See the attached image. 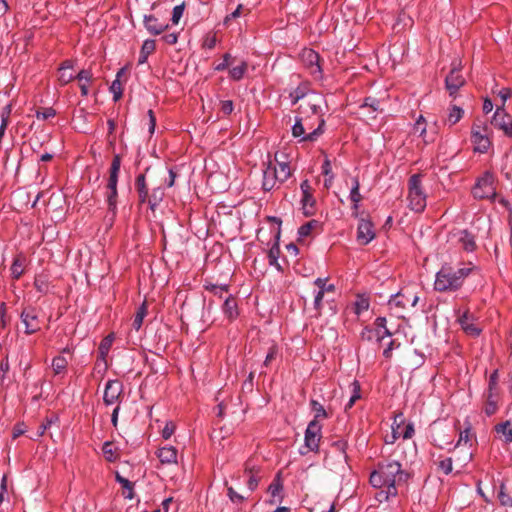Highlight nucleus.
Masks as SVG:
<instances>
[{
	"mask_svg": "<svg viewBox=\"0 0 512 512\" xmlns=\"http://www.w3.org/2000/svg\"><path fill=\"white\" fill-rule=\"evenodd\" d=\"M143 25L150 35L157 36L166 32L169 24L160 21L154 14H146L143 16Z\"/></svg>",
	"mask_w": 512,
	"mask_h": 512,
	"instance_id": "obj_19",
	"label": "nucleus"
},
{
	"mask_svg": "<svg viewBox=\"0 0 512 512\" xmlns=\"http://www.w3.org/2000/svg\"><path fill=\"white\" fill-rule=\"evenodd\" d=\"M117 190H107L106 192V201L108 206V213L111 214V219L113 220L117 214Z\"/></svg>",
	"mask_w": 512,
	"mask_h": 512,
	"instance_id": "obj_40",
	"label": "nucleus"
},
{
	"mask_svg": "<svg viewBox=\"0 0 512 512\" xmlns=\"http://www.w3.org/2000/svg\"><path fill=\"white\" fill-rule=\"evenodd\" d=\"M472 270L473 267L454 268L451 264H443L435 275L434 290L440 293L459 291Z\"/></svg>",
	"mask_w": 512,
	"mask_h": 512,
	"instance_id": "obj_2",
	"label": "nucleus"
},
{
	"mask_svg": "<svg viewBox=\"0 0 512 512\" xmlns=\"http://www.w3.org/2000/svg\"><path fill=\"white\" fill-rule=\"evenodd\" d=\"M102 452L108 462H115L119 458L118 448H115L110 441L104 442Z\"/></svg>",
	"mask_w": 512,
	"mask_h": 512,
	"instance_id": "obj_42",
	"label": "nucleus"
},
{
	"mask_svg": "<svg viewBox=\"0 0 512 512\" xmlns=\"http://www.w3.org/2000/svg\"><path fill=\"white\" fill-rule=\"evenodd\" d=\"M56 115V110L52 107L44 108L41 111L36 112V117L38 119L47 120L49 118H52Z\"/></svg>",
	"mask_w": 512,
	"mask_h": 512,
	"instance_id": "obj_64",
	"label": "nucleus"
},
{
	"mask_svg": "<svg viewBox=\"0 0 512 512\" xmlns=\"http://www.w3.org/2000/svg\"><path fill=\"white\" fill-rule=\"evenodd\" d=\"M314 285L319 288V291L323 292H335V285L334 284H327V278H316L314 280Z\"/></svg>",
	"mask_w": 512,
	"mask_h": 512,
	"instance_id": "obj_55",
	"label": "nucleus"
},
{
	"mask_svg": "<svg viewBox=\"0 0 512 512\" xmlns=\"http://www.w3.org/2000/svg\"><path fill=\"white\" fill-rule=\"evenodd\" d=\"M175 430V423L173 421H168L166 422L164 428L162 429L161 435L165 440H167L174 434Z\"/></svg>",
	"mask_w": 512,
	"mask_h": 512,
	"instance_id": "obj_61",
	"label": "nucleus"
},
{
	"mask_svg": "<svg viewBox=\"0 0 512 512\" xmlns=\"http://www.w3.org/2000/svg\"><path fill=\"white\" fill-rule=\"evenodd\" d=\"M350 200L353 203L352 209H353V215H358V209H359V203L362 200V195L360 194V182L358 177L352 178V187L350 190L349 195Z\"/></svg>",
	"mask_w": 512,
	"mask_h": 512,
	"instance_id": "obj_32",
	"label": "nucleus"
},
{
	"mask_svg": "<svg viewBox=\"0 0 512 512\" xmlns=\"http://www.w3.org/2000/svg\"><path fill=\"white\" fill-rule=\"evenodd\" d=\"M375 498L379 502L388 501L391 497H396L398 493H390V487L378 488Z\"/></svg>",
	"mask_w": 512,
	"mask_h": 512,
	"instance_id": "obj_57",
	"label": "nucleus"
},
{
	"mask_svg": "<svg viewBox=\"0 0 512 512\" xmlns=\"http://www.w3.org/2000/svg\"><path fill=\"white\" fill-rule=\"evenodd\" d=\"M204 288H205V290L211 292L215 296L222 298L223 294L228 292L229 285H227V284L217 285V284L209 283V284H205Z\"/></svg>",
	"mask_w": 512,
	"mask_h": 512,
	"instance_id": "obj_49",
	"label": "nucleus"
},
{
	"mask_svg": "<svg viewBox=\"0 0 512 512\" xmlns=\"http://www.w3.org/2000/svg\"><path fill=\"white\" fill-rule=\"evenodd\" d=\"M352 386H353V394L352 396L350 397L348 403L346 404L345 406V409H350L353 407V405L355 404V402L360 399L361 395H360V384L358 381H354L352 383Z\"/></svg>",
	"mask_w": 512,
	"mask_h": 512,
	"instance_id": "obj_56",
	"label": "nucleus"
},
{
	"mask_svg": "<svg viewBox=\"0 0 512 512\" xmlns=\"http://www.w3.org/2000/svg\"><path fill=\"white\" fill-rule=\"evenodd\" d=\"M26 265V257L22 254L17 255L11 265V276L13 279L18 280L24 273Z\"/></svg>",
	"mask_w": 512,
	"mask_h": 512,
	"instance_id": "obj_34",
	"label": "nucleus"
},
{
	"mask_svg": "<svg viewBox=\"0 0 512 512\" xmlns=\"http://www.w3.org/2000/svg\"><path fill=\"white\" fill-rule=\"evenodd\" d=\"M148 313V305H147V302L144 301L138 308H137V311L134 315V319H133V323H132V327L138 331L140 330V328L142 327V324H143V320L144 318L146 317Z\"/></svg>",
	"mask_w": 512,
	"mask_h": 512,
	"instance_id": "obj_39",
	"label": "nucleus"
},
{
	"mask_svg": "<svg viewBox=\"0 0 512 512\" xmlns=\"http://www.w3.org/2000/svg\"><path fill=\"white\" fill-rule=\"evenodd\" d=\"M124 395L123 383L118 379H110L105 384L103 402L106 406L117 404L120 406Z\"/></svg>",
	"mask_w": 512,
	"mask_h": 512,
	"instance_id": "obj_9",
	"label": "nucleus"
},
{
	"mask_svg": "<svg viewBox=\"0 0 512 512\" xmlns=\"http://www.w3.org/2000/svg\"><path fill=\"white\" fill-rule=\"evenodd\" d=\"M470 439H471V425H470V423H467V426L465 427V429L463 431H461L459 434V439L456 444V447L459 446L462 442L468 443L470 441Z\"/></svg>",
	"mask_w": 512,
	"mask_h": 512,
	"instance_id": "obj_63",
	"label": "nucleus"
},
{
	"mask_svg": "<svg viewBox=\"0 0 512 512\" xmlns=\"http://www.w3.org/2000/svg\"><path fill=\"white\" fill-rule=\"evenodd\" d=\"M400 347V343L397 342L396 340L392 339L388 345L386 346V348L383 350V356L384 358L386 359H391L392 358V352L393 350L395 349H398Z\"/></svg>",
	"mask_w": 512,
	"mask_h": 512,
	"instance_id": "obj_62",
	"label": "nucleus"
},
{
	"mask_svg": "<svg viewBox=\"0 0 512 512\" xmlns=\"http://www.w3.org/2000/svg\"><path fill=\"white\" fill-rule=\"evenodd\" d=\"M115 480L121 485L122 495L127 499H132L134 497V483L118 472L115 474Z\"/></svg>",
	"mask_w": 512,
	"mask_h": 512,
	"instance_id": "obj_36",
	"label": "nucleus"
},
{
	"mask_svg": "<svg viewBox=\"0 0 512 512\" xmlns=\"http://www.w3.org/2000/svg\"><path fill=\"white\" fill-rule=\"evenodd\" d=\"M160 462L164 465H171L177 463L178 451L174 446H164L156 452Z\"/></svg>",
	"mask_w": 512,
	"mask_h": 512,
	"instance_id": "obj_25",
	"label": "nucleus"
},
{
	"mask_svg": "<svg viewBox=\"0 0 512 512\" xmlns=\"http://www.w3.org/2000/svg\"><path fill=\"white\" fill-rule=\"evenodd\" d=\"M300 116H298L302 123L304 124L305 128L308 130V132L313 131L317 127V122L314 118V113H312L309 110L308 105L306 108L303 107V105H300L299 107Z\"/></svg>",
	"mask_w": 512,
	"mask_h": 512,
	"instance_id": "obj_33",
	"label": "nucleus"
},
{
	"mask_svg": "<svg viewBox=\"0 0 512 512\" xmlns=\"http://www.w3.org/2000/svg\"><path fill=\"white\" fill-rule=\"evenodd\" d=\"M300 59L303 66L314 79L321 80L323 78L321 57L316 51L310 48H304L300 53Z\"/></svg>",
	"mask_w": 512,
	"mask_h": 512,
	"instance_id": "obj_8",
	"label": "nucleus"
},
{
	"mask_svg": "<svg viewBox=\"0 0 512 512\" xmlns=\"http://www.w3.org/2000/svg\"><path fill=\"white\" fill-rule=\"evenodd\" d=\"M494 431L504 443H512V421L506 420L494 426Z\"/></svg>",
	"mask_w": 512,
	"mask_h": 512,
	"instance_id": "obj_28",
	"label": "nucleus"
},
{
	"mask_svg": "<svg viewBox=\"0 0 512 512\" xmlns=\"http://www.w3.org/2000/svg\"><path fill=\"white\" fill-rule=\"evenodd\" d=\"M124 73V68H121L116 75V79L112 82L110 86V91L113 94V100L116 102L122 98L123 88L120 82V77Z\"/></svg>",
	"mask_w": 512,
	"mask_h": 512,
	"instance_id": "obj_41",
	"label": "nucleus"
},
{
	"mask_svg": "<svg viewBox=\"0 0 512 512\" xmlns=\"http://www.w3.org/2000/svg\"><path fill=\"white\" fill-rule=\"evenodd\" d=\"M495 177L492 172L486 171L479 177L472 188V194L476 199H487L494 197L496 187L494 185Z\"/></svg>",
	"mask_w": 512,
	"mask_h": 512,
	"instance_id": "obj_7",
	"label": "nucleus"
},
{
	"mask_svg": "<svg viewBox=\"0 0 512 512\" xmlns=\"http://www.w3.org/2000/svg\"><path fill=\"white\" fill-rule=\"evenodd\" d=\"M222 311L230 321H233L238 317L239 311L235 297L229 295L228 297L225 298L224 303L222 305Z\"/></svg>",
	"mask_w": 512,
	"mask_h": 512,
	"instance_id": "obj_31",
	"label": "nucleus"
},
{
	"mask_svg": "<svg viewBox=\"0 0 512 512\" xmlns=\"http://www.w3.org/2000/svg\"><path fill=\"white\" fill-rule=\"evenodd\" d=\"M76 79L79 82L81 95L83 97L88 96V94H89L88 87L94 80L92 71L90 69H82L76 74Z\"/></svg>",
	"mask_w": 512,
	"mask_h": 512,
	"instance_id": "obj_27",
	"label": "nucleus"
},
{
	"mask_svg": "<svg viewBox=\"0 0 512 512\" xmlns=\"http://www.w3.org/2000/svg\"><path fill=\"white\" fill-rule=\"evenodd\" d=\"M318 224V221L316 220H311L305 224H303L302 226L299 227L298 229V235L300 237H307L310 235L311 233V230Z\"/></svg>",
	"mask_w": 512,
	"mask_h": 512,
	"instance_id": "obj_59",
	"label": "nucleus"
},
{
	"mask_svg": "<svg viewBox=\"0 0 512 512\" xmlns=\"http://www.w3.org/2000/svg\"><path fill=\"white\" fill-rule=\"evenodd\" d=\"M473 316L469 314L468 311H465L461 316H459L458 321L463 328V330L471 334L473 336H478L481 333V329L478 328L473 322Z\"/></svg>",
	"mask_w": 512,
	"mask_h": 512,
	"instance_id": "obj_30",
	"label": "nucleus"
},
{
	"mask_svg": "<svg viewBox=\"0 0 512 512\" xmlns=\"http://www.w3.org/2000/svg\"><path fill=\"white\" fill-rule=\"evenodd\" d=\"M148 170L149 168H147L144 173L137 175L135 179V190L139 204H147L150 210L154 212L163 201L165 192L164 188L161 186L154 187L151 191L149 190L146 182V172Z\"/></svg>",
	"mask_w": 512,
	"mask_h": 512,
	"instance_id": "obj_4",
	"label": "nucleus"
},
{
	"mask_svg": "<svg viewBox=\"0 0 512 512\" xmlns=\"http://www.w3.org/2000/svg\"><path fill=\"white\" fill-rule=\"evenodd\" d=\"M359 338L360 341L362 342H371L373 340H376V342L378 343L377 329H374L373 327L367 325L361 330Z\"/></svg>",
	"mask_w": 512,
	"mask_h": 512,
	"instance_id": "obj_47",
	"label": "nucleus"
},
{
	"mask_svg": "<svg viewBox=\"0 0 512 512\" xmlns=\"http://www.w3.org/2000/svg\"><path fill=\"white\" fill-rule=\"evenodd\" d=\"M33 285L37 292H39L40 294H47L50 288L49 276L45 273L36 275Z\"/></svg>",
	"mask_w": 512,
	"mask_h": 512,
	"instance_id": "obj_38",
	"label": "nucleus"
},
{
	"mask_svg": "<svg viewBox=\"0 0 512 512\" xmlns=\"http://www.w3.org/2000/svg\"><path fill=\"white\" fill-rule=\"evenodd\" d=\"M376 236L374 225L369 219L360 218L357 227V241L361 245H367Z\"/></svg>",
	"mask_w": 512,
	"mask_h": 512,
	"instance_id": "obj_17",
	"label": "nucleus"
},
{
	"mask_svg": "<svg viewBox=\"0 0 512 512\" xmlns=\"http://www.w3.org/2000/svg\"><path fill=\"white\" fill-rule=\"evenodd\" d=\"M409 473L402 468L400 462L384 459L370 474L369 482L374 488L390 487V493H398V486L405 484Z\"/></svg>",
	"mask_w": 512,
	"mask_h": 512,
	"instance_id": "obj_1",
	"label": "nucleus"
},
{
	"mask_svg": "<svg viewBox=\"0 0 512 512\" xmlns=\"http://www.w3.org/2000/svg\"><path fill=\"white\" fill-rule=\"evenodd\" d=\"M156 50V42L153 39H146L140 49L138 64L147 62L148 57Z\"/></svg>",
	"mask_w": 512,
	"mask_h": 512,
	"instance_id": "obj_35",
	"label": "nucleus"
},
{
	"mask_svg": "<svg viewBox=\"0 0 512 512\" xmlns=\"http://www.w3.org/2000/svg\"><path fill=\"white\" fill-rule=\"evenodd\" d=\"M332 448L341 453L345 458L347 457V453H346V450L348 448V443L346 440L344 439H339V440H336L332 443Z\"/></svg>",
	"mask_w": 512,
	"mask_h": 512,
	"instance_id": "obj_60",
	"label": "nucleus"
},
{
	"mask_svg": "<svg viewBox=\"0 0 512 512\" xmlns=\"http://www.w3.org/2000/svg\"><path fill=\"white\" fill-rule=\"evenodd\" d=\"M74 79H76L74 61L69 59L64 60L58 67V82L60 86H65Z\"/></svg>",
	"mask_w": 512,
	"mask_h": 512,
	"instance_id": "obj_22",
	"label": "nucleus"
},
{
	"mask_svg": "<svg viewBox=\"0 0 512 512\" xmlns=\"http://www.w3.org/2000/svg\"><path fill=\"white\" fill-rule=\"evenodd\" d=\"M419 301V296L410 289H401L389 299V305L406 309L408 306L415 307Z\"/></svg>",
	"mask_w": 512,
	"mask_h": 512,
	"instance_id": "obj_14",
	"label": "nucleus"
},
{
	"mask_svg": "<svg viewBox=\"0 0 512 512\" xmlns=\"http://www.w3.org/2000/svg\"><path fill=\"white\" fill-rule=\"evenodd\" d=\"M300 188L302 192L301 205L303 214L306 217L313 216L316 212V200L313 195V188L307 179L301 182Z\"/></svg>",
	"mask_w": 512,
	"mask_h": 512,
	"instance_id": "obj_13",
	"label": "nucleus"
},
{
	"mask_svg": "<svg viewBox=\"0 0 512 512\" xmlns=\"http://www.w3.org/2000/svg\"><path fill=\"white\" fill-rule=\"evenodd\" d=\"M308 107L309 110L314 113L317 127L313 129V131L308 132L301 119L296 117L295 123L292 126V136L294 138H300V142H314L324 133L325 120L320 105L308 102Z\"/></svg>",
	"mask_w": 512,
	"mask_h": 512,
	"instance_id": "obj_3",
	"label": "nucleus"
},
{
	"mask_svg": "<svg viewBox=\"0 0 512 512\" xmlns=\"http://www.w3.org/2000/svg\"><path fill=\"white\" fill-rule=\"evenodd\" d=\"M360 110L370 119H375L378 112H382L381 101L375 97L368 96L360 105Z\"/></svg>",
	"mask_w": 512,
	"mask_h": 512,
	"instance_id": "obj_24",
	"label": "nucleus"
},
{
	"mask_svg": "<svg viewBox=\"0 0 512 512\" xmlns=\"http://www.w3.org/2000/svg\"><path fill=\"white\" fill-rule=\"evenodd\" d=\"M279 238H280V228H278L274 232V244L269 249L268 252V262L271 266H274L277 268L278 271H282V267L278 262V258L280 255V247H279Z\"/></svg>",
	"mask_w": 512,
	"mask_h": 512,
	"instance_id": "obj_26",
	"label": "nucleus"
},
{
	"mask_svg": "<svg viewBox=\"0 0 512 512\" xmlns=\"http://www.w3.org/2000/svg\"><path fill=\"white\" fill-rule=\"evenodd\" d=\"M322 438V425L320 422L310 421L304 436L305 447L311 452L319 451V444Z\"/></svg>",
	"mask_w": 512,
	"mask_h": 512,
	"instance_id": "obj_11",
	"label": "nucleus"
},
{
	"mask_svg": "<svg viewBox=\"0 0 512 512\" xmlns=\"http://www.w3.org/2000/svg\"><path fill=\"white\" fill-rule=\"evenodd\" d=\"M463 115L464 111L462 108L457 105H452L449 108V113L445 123L449 124V126H453L462 119Z\"/></svg>",
	"mask_w": 512,
	"mask_h": 512,
	"instance_id": "obj_44",
	"label": "nucleus"
},
{
	"mask_svg": "<svg viewBox=\"0 0 512 512\" xmlns=\"http://www.w3.org/2000/svg\"><path fill=\"white\" fill-rule=\"evenodd\" d=\"M499 372L498 370H494L488 380V387L484 393L485 403H484V413L487 416H492L498 411V401H499Z\"/></svg>",
	"mask_w": 512,
	"mask_h": 512,
	"instance_id": "obj_6",
	"label": "nucleus"
},
{
	"mask_svg": "<svg viewBox=\"0 0 512 512\" xmlns=\"http://www.w3.org/2000/svg\"><path fill=\"white\" fill-rule=\"evenodd\" d=\"M497 498L501 506L505 508H512V497L507 493L506 485L504 483H501L499 486Z\"/></svg>",
	"mask_w": 512,
	"mask_h": 512,
	"instance_id": "obj_46",
	"label": "nucleus"
},
{
	"mask_svg": "<svg viewBox=\"0 0 512 512\" xmlns=\"http://www.w3.org/2000/svg\"><path fill=\"white\" fill-rule=\"evenodd\" d=\"M459 242L461 243L462 248L467 252H472L476 249L475 237L468 230L460 232Z\"/></svg>",
	"mask_w": 512,
	"mask_h": 512,
	"instance_id": "obj_37",
	"label": "nucleus"
},
{
	"mask_svg": "<svg viewBox=\"0 0 512 512\" xmlns=\"http://www.w3.org/2000/svg\"><path fill=\"white\" fill-rule=\"evenodd\" d=\"M414 131L419 133V136L424 139L425 143L432 142L434 139L427 140L426 139V120L420 115L414 124Z\"/></svg>",
	"mask_w": 512,
	"mask_h": 512,
	"instance_id": "obj_50",
	"label": "nucleus"
},
{
	"mask_svg": "<svg viewBox=\"0 0 512 512\" xmlns=\"http://www.w3.org/2000/svg\"><path fill=\"white\" fill-rule=\"evenodd\" d=\"M465 78L461 73V69L453 63V67L445 78V87L451 97H455L458 90L464 86Z\"/></svg>",
	"mask_w": 512,
	"mask_h": 512,
	"instance_id": "obj_16",
	"label": "nucleus"
},
{
	"mask_svg": "<svg viewBox=\"0 0 512 512\" xmlns=\"http://www.w3.org/2000/svg\"><path fill=\"white\" fill-rule=\"evenodd\" d=\"M51 366L55 375L64 374L67 371L68 360L64 356L58 355L52 359Z\"/></svg>",
	"mask_w": 512,
	"mask_h": 512,
	"instance_id": "obj_45",
	"label": "nucleus"
},
{
	"mask_svg": "<svg viewBox=\"0 0 512 512\" xmlns=\"http://www.w3.org/2000/svg\"><path fill=\"white\" fill-rule=\"evenodd\" d=\"M225 486L227 487V496L233 504H242L247 499L244 495L236 492L232 486H228L227 482H225Z\"/></svg>",
	"mask_w": 512,
	"mask_h": 512,
	"instance_id": "obj_53",
	"label": "nucleus"
},
{
	"mask_svg": "<svg viewBox=\"0 0 512 512\" xmlns=\"http://www.w3.org/2000/svg\"><path fill=\"white\" fill-rule=\"evenodd\" d=\"M248 68V64L245 61H242L240 65L233 67L229 70V76L234 81H239L244 77Z\"/></svg>",
	"mask_w": 512,
	"mask_h": 512,
	"instance_id": "obj_48",
	"label": "nucleus"
},
{
	"mask_svg": "<svg viewBox=\"0 0 512 512\" xmlns=\"http://www.w3.org/2000/svg\"><path fill=\"white\" fill-rule=\"evenodd\" d=\"M369 306V299L365 297H358L354 304V312L355 314L360 315L362 312L367 311L369 309Z\"/></svg>",
	"mask_w": 512,
	"mask_h": 512,
	"instance_id": "obj_54",
	"label": "nucleus"
},
{
	"mask_svg": "<svg viewBox=\"0 0 512 512\" xmlns=\"http://www.w3.org/2000/svg\"><path fill=\"white\" fill-rule=\"evenodd\" d=\"M20 319L25 326V334L31 335L41 330V320L37 308L25 307L20 314Z\"/></svg>",
	"mask_w": 512,
	"mask_h": 512,
	"instance_id": "obj_10",
	"label": "nucleus"
},
{
	"mask_svg": "<svg viewBox=\"0 0 512 512\" xmlns=\"http://www.w3.org/2000/svg\"><path fill=\"white\" fill-rule=\"evenodd\" d=\"M279 156L284 158L285 155L283 153L281 155H279L278 153H275V157H274L275 162L278 165V168L276 167V173L278 176V180H280V183H284L292 175V171H291L289 163L286 162L285 160L280 159Z\"/></svg>",
	"mask_w": 512,
	"mask_h": 512,
	"instance_id": "obj_29",
	"label": "nucleus"
},
{
	"mask_svg": "<svg viewBox=\"0 0 512 512\" xmlns=\"http://www.w3.org/2000/svg\"><path fill=\"white\" fill-rule=\"evenodd\" d=\"M437 469L444 473L445 475H449L453 471V459L451 457H447L444 459H439L437 462Z\"/></svg>",
	"mask_w": 512,
	"mask_h": 512,
	"instance_id": "obj_51",
	"label": "nucleus"
},
{
	"mask_svg": "<svg viewBox=\"0 0 512 512\" xmlns=\"http://www.w3.org/2000/svg\"><path fill=\"white\" fill-rule=\"evenodd\" d=\"M114 339V333H110L101 340L98 347V356L95 365L96 367H99L101 364H103L104 371L107 370V356L112 347Z\"/></svg>",
	"mask_w": 512,
	"mask_h": 512,
	"instance_id": "obj_21",
	"label": "nucleus"
},
{
	"mask_svg": "<svg viewBox=\"0 0 512 512\" xmlns=\"http://www.w3.org/2000/svg\"><path fill=\"white\" fill-rule=\"evenodd\" d=\"M121 167V156L119 154H115L111 166L109 169V178L106 185L107 190H117L118 177Z\"/></svg>",
	"mask_w": 512,
	"mask_h": 512,
	"instance_id": "obj_23",
	"label": "nucleus"
},
{
	"mask_svg": "<svg viewBox=\"0 0 512 512\" xmlns=\"http://www.w3.org/2000/svg\"><path fill=\"white\" fill-rule=\"evenodd\" d=\"M308 88L306 85H299L297 88L292 90L289 94L292 104H296L299 100L304 98L307 94Z\"/></svg>",
	"mask_w": 512,
	"mask_h": 512,
	"instance_id": "obj_52",
	"label": "nucleus"
},
{
	"mask_svg": "<svg viewBox=\"0 0 512 512\" xmlns=\"http://www.w3.org/2000/svg\"><path fill=\"white\" fill-rule=\"evenodd\" d=\"M310 407H311V410L314 412V418L312 421L319 422L321 419H326L329 417L324 406L317 400L311 399Z\"/></svg>",
	"mask_w": 512,
	"mask_h": 512,
	"instance_id": "obj_43",
	"label": "nucleus"
},
{
	"mask_svg": "<svg viewBox=\"0 0 512 512\" xmlns=\"http://www.w3.org/2000/svg\"><path fill=\"white\" fill-rule=\"evenodd\" d=\"M283 490L281 472H278L267 488V492L270 494V499L267 500V503L274 505L277 501L282 502L284 498Z\"/></svg>",
	"mask_w": 512,
	"mask_h": 512,
	"instance_id": "obj_20",
	"label": "nucleus"
},
{
	"mask_svg": "<svg viewBox=\"0 0 512 512\" xmlns=\"http://www.w3.org/2000/svg\"><path fill=\"white\" fill-rule=\"evenodd\" d=\"M487 126H481L474 123L471 130V141L474 145V150L479 153H486L491 146V141L486 134Z\"/></svg>",
	"mask_w": 512,
	"mask_h": 512,
	"instance_id": "obj_12",
	"label": "nucleus"
},
{
	"mask_svg": "<svg viewBox=\"0 0 512 512\" xmlns=\"http://www.w3.org/2000/svg\"><path fill=\"white\" fill-rule=\"evenodd\" d=\"M280 184V180H278L276 173V166L273 165L271 161H269L266 165V168L263 170L262 190L265 192H270L279 188Z\"/></svg>",
	"mask_w": 512,
	"mask_h": 512,
	"instance_id": "obj_18",
	"label": "nucleus"
},
{
	"mask_svg": "<svg viewBox=\"0 0 512 512\" xmlns=\"http://www.w3.org/2000/svg\"><path fill=\"white\" fill-rule=\"evenodd\" d=\"M491 125L503 131L504 135L512 138V117L506 113L503 107H498L492 117Z\"/></svg>",
	"mask_w": 512,
	"mask_h": 512,
	"instance_id": "obj_15",
	"label": "nucleus"
},
{
	"mask_svg": "<svg viewBox=\"0 0 512 512\" xmlns=\"http://www.w3.org/2000/svg\"><path fill=\"white\" fill-rule=\"evenodd\" d=\"M409 208L416 212L421 213L426 208L427 195L422 186V175L413 174L408 180V195Z\"/></svg>",
	"mask_w": 512,
	"mask_h": 512,
	"instance_id": "obj_5",
	"label": "nucleus"
},
{
	"mask_svg": "<svg viewBox=\"0 0 512 512\" xmlns=\"http://www.w3.org/2000/svg\"><path fill=\"white\" fill-rule=\"evenodd\" d=\"M184 10H185V2H182L181 4L176 5L173 8L171 22L174 25H177L179 23L181 17L183 16Z\"/></svg>",
	"mask_w": 512,
	"mask_h": 512,
	"instance_id": "obj_58",
	"label": "nucleus"
}]
</instances>
